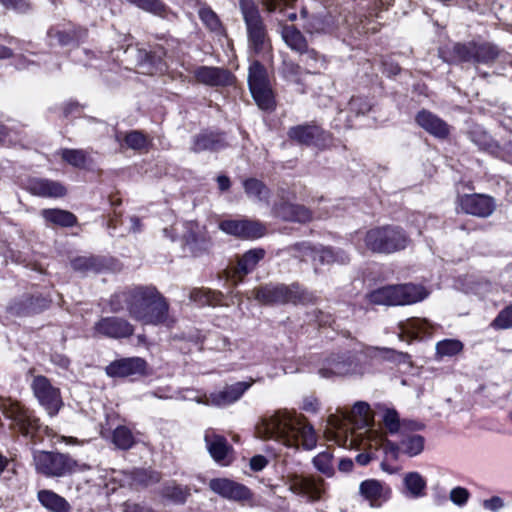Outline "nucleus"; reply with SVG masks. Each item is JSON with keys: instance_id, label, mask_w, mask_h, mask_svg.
Masks as SVG:
<instances>
[{"instance_id": "6e6d98bb", "label": "nucleus", "mask_w": 512, "mask_h": 512, "mask_svg": "<svg viewBox=\"0 0 512 512\" xmlns=\"http://www.w3.org/2000/svg\"><path fill=\"white\" fill-rule=\"evenodd\" d=\"M220 293L210 290L194 289L191 292L190 298L201 305H215L219 301Z\"/></svg>"}, {"instance_id": "49530a36", "label": "nucleus", "mask_w": 512, "mask_h": 512, "mask_svg": "<svg viewBox=\"0 0 512 512\" xmlns=\"http://www.w3.org/2000/svg\"><path fill=\"white\" fill-rule=\"evenodd\" d=\"M198 16L207 29L216 34L224 32L222 23L217 14L208 6H202L198 10Z\"/></svg>"}, {"instance_id": "39448f33", "label": "nucleus", "mask_w": 512, "mask_h": 512, "mask_svg": "<svg viewBox=\"0 0 512 512\" xmlns=\"http://www.w3.org/2000/svg\"><path fill=\"white\" fill-rule=\"evenodd\" d=\"M428 295L423 286L409 283L378 288L368 293L366 298L371 304L398 306L417 303Z\"/></svg>"}, {"instance_id": "2eb2a0df", "label": "nucleus", "mask_w": 512, "mask_h": 512, "mask_svg": "<svg viewBox=\"0 0 512 512\" xmlns=\"http://www.w3.org/2000/svg\"><path fill=\"white\" fill-rule=\"evenodd\" d=\"M209 488L221 497L236 502L250 501L253 496L247 486L227 478L210 480Z\"/></svg>"}, {"instance_id": "473e14b6", "label": "nucleus", "mask_w": 512, "mask_h": 512, "mask_svg": "<svg viewBox=\"0 0 512 512\" xmlns=\"http://www.w3.org/2000/svg\"><path fill=\"white\" fill-rule=\"evenodd\" d=\"M384 426L390 434L404 433L406 430L417 431L422 425L416 421H400L399 415L394 409H386L382 417Z\"/></svg>"}, {"instance_id": "79ce46f5", "label": "nucleus", "mask_w": 512, "mask_h": 512, "mask_svg": "<svg viewBox=\"0 0 512 512\" xmlns=\"http://www.w3.org/2000/svg\"><path fill=\"white\" fill-rule=\"evenodd\" d=\"M282 38L292 50L298 53H303L308 45L302 33L292 25L283 27Z\"/></svg>"}, {"instance_id": "0eeeda50", "label": "nucleus", "mask_w": 512, "mask_h": 512, "mask_svg": "<svg viewBox=\"0 0 512 512\" xmlns=\"http://www.w3.org/2000/svg\"><path fill=\"white\" fill-rule=\"evenodd\" d=\"M364 242L366 247L381 254H391L407 247L409 237L405 231L398 226H382L368 230Z\"/></svg>"}, {"instance_id": "1a4fd4ad", "label": "nucleus", "mask_w": 512, "mask_h": 512, "mask_svg": "<svg viewBox=\"0 0 512 512\" xmlns=\"http://www.w3.org/2000/svg\"><path fill=\"white\" fill-rule=\"evenodd\" d=\"M240 10L246 25L249 48L259 54L266 48V28L258 6L253 0H240Z\"/></svg>"}, {"instance_id": "338daca9", "label": "nucleus", "mask_w": 512, "mask_h": 512, "mask_svg": "<svg viewBox=\"0 0 512 512\" xmlns=\"http://www.w3.org/2000/svg\"><path fill=\"white\" fill-rule=\"evenodd\" d=\"M296 0H263L267 10L272 12L279 9L281 12L283 8H291Z\"/></svg>"}, {"instance_id": "20e7f679", "label": "nucleus", "mask_w": 512, "mask_h": 512, "mask_svg": "<svg viewBox=\"0 0 512 512\" xmlns=\"http://www.w3.org/2000/svg\"><path fill=\"white\" fill-rule=\"evenodd\" d=\"M0 409L4 417L10 421V429L34 443L41 442L45 435L49 436L51 433V429L42 425L33 411L17 401L4 399L0 403Z\"/></svg>"}, {"instance_id": "bb28decb", "label": "nucleus", "mask_w": 512, "mask_h": 512, "mask_svg": "<svg viewBox=\"0 0 512 512\" xmlns=\"http://www.w3.org/2000/svg\"><path fill=\"white\" fill-rule=\"evenodd\" d=\"M288 137L298 144L311 146L323 140L324 131L315 124H301L289 128Z\"/></svg>"}, {"instance_id": "e433bc0d", "label": "nucleus", "mask_w": 512, "mask_h": 512, "mask_svg": "<svg viewBox=\"0 0 512 512\" xmlns=\"http://www.w3.org/2000/svg\"><path fill=\"white\" fill-rule=\"evenodd\" d=\"M349 261L350 257L343 249L324 247L322 245L318 246L316 262L321 265H330L334 263L344 265Z\"/></svg>"}, {"instance_id": "f03ea898", "label": "nucleus", "mask_w": 512, "mask_h": 512, "mask_svg": "<svg viewBox=\"0 0 512 512\" xmlns=\"http://www.w3.org/2000/svg\"><path fill=\"white\" fill-rule=\"evenodd\" d=\"M257 433L262 438L275 439L292 448L302 446L306 450H311L317 444L314 428L306 418L286 410L264 417L257 425Z\"/></svg>"}, {"instance_id": "c03bdc74", "label": "nucleus", "mask_w": 512, "mask_h": 512, "mask_svg": "<svg viewBox=\"0 0 512 512\" xmlns=\"http://www.w3.org/2000/svg\"><path fill=\"white\" fill-rule=\"evenodd\" d=\"M250 92L262 110H272L275 106L274 96L270 85L251 88Z\"/></svg>"}, {"instance_id": "5701e85b", "label": "nucleus", "mask_w": 512, "mask_h": 512, "mask_svg": "<svg viewBox=\"0 0 512 512\" xmlns=\"http://www.w3.org/2000/svg\"><path fill=\"white\" fill-rule=\"evenodd\" d=\"M49 301L41 296H24L12 302L8 311L11 315L25 317L38 314L48 308Z\"/></svg>"}, {"instance_id": "f704fd0d", "label": "nucleus", "mask_w": 512, "mask_h": 512, "mask_svg": "<svg viewBox=\"0 0 512 512\" xmlns=\"http://www.w3.org/2000/svg\"><path fill=\"white\" fill-rule=\"evenodd\" d=\"M87 35V31L82 28H71L68 30H60L58 28H50L47 32L48 38L53 41L56 40L61 46H68L77 44L83 40Z\"/></svg>"}, {"instance_id": "393cba45", "label": "nucleus", "mask_w": 512, "mask_h": 512, "mask_svg": "<svg viewBox=\"0 0 512 512\" xmlns=\"http://www.w3.org/2000/svg\"><path fill=\"white\" fill-rule=\"evenodd\" d=\"M398 327L401 340L429 337L433 330V325L427 319L417 317L401 321Z\"/></svg>"}, {"instance_id": "c756f323", "label": "nucleus", "mask_w": 512, "mask_h": 512, "mask_svg": "<svg viewBox=\"0 0 512 512\" xmlns=\"http://www.w3.org/2000/svg\"><path fill=\"white\" fill-rule=\"evenodd\" d=\"M71 267L74 271L81 274L101 273L109 268L105 257L97 255H83L71 260Z\"/></svg>"}, {"instance_id": "37998d69", "label": "nucleus", "mask_w": 512, "mask_h": 512, "mask_svg": "<svg viewBox=\"0 0 512 512\" xmlns=\"http://www.w3.org/2000/svg\"><path fill=\"white\" fill-rule=\"evenodd\" d=\"M249 89L270 85L267 70L258 60L253 61L248 71Z\"/></svg>"}, {"instance_id": "69168bd1", "label": "nucleus", "mask_w": 512, "mask_h": 512, "mask_svg": "<svg viewBox=\"0 0 512 512\" xmlns=\"http://www.w3.org/2000/svg\"><path fill=\"white\" fill-rule=\"evenodd\" d=\"M164 55L165 51L163 50L160 52L153 51L146 54V60L155 67L156 71L163 72L166 69V65L163 62Z\"/></svg>"}, {"instance_id": "052dcab7", "label": "nucleus", "mask_w": 512, "mask_h": 512, "mask_svg": "<svg viewBox=\"0 0 512 512\" xmlns=\"http://www.w3.org/2000/svg\"><path fill=\"white\" fill-rule=\"evenodd\" d=\"M372 108V104L367 98L357 96L349 101V110L355 115H365Z\"/></svg>"}, {"instance_id": "412c9836", "label": "nucleus", "mask_w": 512, "mask_h": 512, "mask_svg": "<svg viewBox=\"0 0 512 512\" xmlns=\"http://www.w3.org/2000/svg\"><path fill=\"white\" fill-rule=\"evenodd\" d=\"M220 229L227 234L243 238L261 237L265 230L259 222L250 220H225L220 223Z\"/></svg>"}, {"instance_id": "7ed1b4c3", "label": "nucleus", "mask_w": 512, "mask_h": 512, "mask_svg": "<svg viewBox=\"0 0 512 512\" xmlns=\"http://www.w3.org/2000/svg\"><path fill=\"white\" fill-rule=\"evenodd\" d=\"M378 348H369L366 351H346L331 354L319 369L322 378L343 376H363L370 371V358L373 353L379 352ZM386 353L395 354L400 361L405 362L410 356L407 353L397 352L393 349H381Z\"/></svg>"}, {"instance_id": "dca6fc26", "label": "nucleus", "mask_w": 512, "mask_h": 512, "mask_svg": "<svg viewBox=\"0 0 512 512\" xmlns=\"http://www.w3.org/2000/svg\"><path fill=\"white\" fill-rule=\"evenodd\" d=\"M264 256L265 250L262 248L248 250L238 259L236 266L226 271L227 279L236 286L247 274L251 273L256 268L257 264Z\"/></svg>"}, {"instance_id": "a18cd8bd", "label": "nucleus", "mask_w": 512, "mask_h": 512, "mask_svg": "<svg viewBox=\"0 0 512 512\" xmlns=\"http://www.w3.org/2000/svg\"><path fill=\"white\" fill-rule=\"evenodd\" d=\"M289 251L300 261L307 262L311 260L312 262H316L318 246H314L310 242L303 241L291 245L289 247Z\"/></svg>"}, {"instance_id": "4d7b16f0", "label": "nucleus", "mask_w": 512, "mask_h": 512, "mask_svg": "<svg viewBox=\"0 0 512 512\" xmlns=\"http://www.w3.org/2000/svg\"><path fill=\"white\" fill-rule=\"evenodd\" d=\"M124 141L126 145L133 150H143L149 146L147 137L138 130L127 133Z\"/></svg>"}, {"instance_id": "3c124183", "label": "nucleus", "mask_w": 512, "mask_h": 512, "mask_svg": "<svg viewBox=\"0 0 512 512\" xmlns=\"http://www.w3.org/2000/svg\"><path fill=\"white\" fill-rule=\"evenodd\" d=\"M113 443L122 450H128L135 444V438L132 431L126 426H118L112 437Z\"/></svg>"}, {"instance_id": "58836bf2", "label": "nucleus", "mask_w": 512, "mask_h": 512, "mask_svg": "<svg viewBox=\"0 0 512 512\" xmlns=\"http://www.w3.org/2000/svg\"><path fill=\"white\" fill-rule=\"evenodd\" d=\"M470 139L481 150L487 151L497 157H504V153H507V151L505 150V146L501 148L498 144H496L493 141L492 137L484 131H471Z\"/></svg>"}, {"instance_id": "ea45409f", "label": "nucleus", "mask_w": 512, "mask_h": 512, "mask_svg": "<svg viewBox=\"0 0 512 512\" xmlns=\"http://www.w3.org/2000/svg\"><path fill=\"white\" fill-rule=\"evenodd\" d=\"M500 55L498 47L489 42H476L473 64L489 65L493 63Z\"/></svg>"}, {"instance_id": "a211bd4d", "label": "nucleus", "mask_w": 512, "mask_h": 512, "mask_svg": "<svg viewBox=\"0 0 512 512\" xmlns=\"http://www.w3.org/2000/svg\"><path fill=\"white\" fill-rule=\"evenodd\" d=\"M228 146L225 133L217 130H202L192 138L190 150L194 153L204 151L218 152Z\"/></svg>"}, {"instance_id": "2f4dec72", "label": "nucleus", "mask_w": 512, "mask_h": 512, "mask_svg": "<svg viewBox=\"0 0 512 512\" xmlns=\"http://www.w3.org/2000/svg\"><path fill=\"white\" fill-rule=\"evenodd\" d=\"M359 493L370 502L372 507H379L388 498L389 489L380 481L368 479L359 486Z\"/></svg>"}, {"instance_id": "4468645a", "label": "nucleus", "mask_w": 512, "mask_h": 512, "mask_svg": "<svg viewBox=\"0 0 512 512\" xmlns=\"http://www.w3.org/2000/svg\"><path fill=\"white\" fill-rule=\"evenodd\" d=\"M94 332L96 335L111 339H124L134 334V326L122 317L109 316L94 324Z\"/></svg>"}, {"instance_id": "cd10ccee", "label": "nucleus", "mask_w": 512, "mask_h": 512, "mask_svg": "<svg viewBox=\"0 0 512 512\" xmlns=\"http://www.w3.org/2000/svg\"><path fill=\"white\" fill-rule=\"evenodd\" d=\"M275 214L285 221L305 223L311 220L312 215L309 209L302 205L293 204L281 196L279 203L274 206Z\"/></svg>"}, {"instance_id": "e2e57ef3", "label": "nucleus", "mask_w": 512, "mask_h": 512, "mask_svg": "<svg viewBox=\"0 0 512 512\" xmlns=\"http://www.w3.org/2000/svg\"><path fill=\"white\" fill-rule=\"evenodd\" d=\"M469 496V491L466 488L460 486L455 487L450 491V500L458 506L465 505L469 499Z\"/></svg>"}, {"instance_id": "9d476101", "label": "nucleus", "mask_w": 512, "mask_h": 512, "mask_svg": "<svg viewBox=\"0 0 512 512\" xmlns=\"http://www.w3.org/2000/svg\"><path fill=\"white\" fill-rule=\"evenodd\" d=\"M373 416L368 403L359 401L356 402L351 411H341L340 416L330 415L328 423L334 429L346 431L348 425L353 424L359 428L369 427L372 425Z\"/></svg>"}, {"instance_id": "09e8293b", "label": "nucleus", "mask_w": 512, "mask_h": 512, "mask_svg": "<svg viewBox=\"0 0 512 512\" xmlns=\"http://www.w3.org/2000/svg\"><path fill=\"white\" fill-rule=\"evenodd\" d=\"M162 495L177 504H183L190 496V489L177 485L176 483H170L163 487Z\"/></svg>"}, {"instance_id": "680f3d73", "label": "nucleus", "mask_w": 512, "mask_h": 512, "mask_svg": "<svg viewBox=\"0 0 512 512\" xmlns=\"http://www.w3.org/2000/svg\"><path fill=\"white\" fill-rule=\"evenodd\" d=\"M300 54L303 57V61L310 69L316 70L321 66L322 61L320 55L314 49H309L308 45L306 46V50Z\"/></svg>"}, {"instance_id": "72a5a7b5", "label": "nucleus", "mask_w": 512, "mask_h": 512, "mask_svg": "<svg viewBox=\"0 0 512 512\" xmlns=\"http://www.w3.org/2000/svg\"><path fill=\"white\" fill-rule=\"evenodd\" d=\"M41 505L49 512H70V503L52 490L43 489L37 493Z\"/></svg>"}, {"instance_id": "8fccbe9b", "label": "nucleus", "mask_w": 512, "mask_h": 512, "mask_svg": "<svg viewBox=\"0 0 512 512\" xmlns=\"http://www.w3.org/2000/svg\"><path fill=\"white\" fill-rule=\"evenodd\" d=\"M463 343L457 339H444L436 344V355L440 358L458 355L463 350Z\"/></svg>"}, {"instance_id": "423d86ee", "label": "nucleus", "mask_w": 512, "mask_h": 512, "mask_svg": "<svg viewBox=\"0 0 512 512\" xmlns=\"http://www.w3.org/2000/svg\"><path fill=\"white\" fill-rule=\"evenodd\" d=\"M255 298L264 304H287L306 305L315 300L312 292L300 286L298 283L266 284L254 290Z\"/></svg>"}, {"instance_id": "de8ad7c7", "label": "nucleus", "mask_w": 512, "mask_h": 512, "mask_svg": "<svg viewBox=\"0 0 512 512\" xmlns=\"http://www.w3.org/2000/svg\"><path fill=\"white\" fill-rule=\"evenodd\" d=\"M404 484L412 497L418 498L424 495L426 481L418 472L408 473L404 478Z\"/></svg>"}, {"instance_id": "b1692460", "label": "nucleus", "mask_w": 512, "mask_h": 512, "mask_svg": "<svg viewBox=\"0 0 512 512\" xmlns=\"http://www.w3.org/2000/svg\"><path fill=\"white\" fill-rule=\"evenodd\" d=\"M416 123L432 136L445 139L450 134L449 125L440 117L428 110H421L415 117Z\"/></svg>"}, {"instance_id": "f8f14e48", "label": "nucleus", "mask_w": 512, "mask_h": 512, "mask_svg": "<svg viewBox=\"0 0 512 512\" xmlns=\"http://www.w3.org/2000/svg\"><path fill=\"white\" fill-rule=\"evenodd\" d=\"M286 484L291 492L306 497L310 502L320 500L325 493L324 480L314 476L289 474Z\"/></svg>"}, {"instance_id": "6e6552de", "label": "nucleus", "mask_w": 512, "mask_h": 512, "mask_svg": "<svg viewBox=\"0 0 512 512\" xmlns=\"http://www.w3.org/2000/svg\"><path fill=\"white\" fill-rule=\"evenodd\" d=\"M33 459L36 470L47 477H64L90 468L69 455L58 452L35 451Z\"/></svg>"}, {"instance_id": "13d9d810", "label": "nucleus", "mask_w": 512, "mask_h": 512, "mask_svg": "<svg viewBox=\"0 0 512 512\" xmlns=\"http://www.w3.org/2000/svg\"><path fill=\"white\" fill-rule=\"evenodd\" d=\"M491 327L496 330L512 328V304L502 309L491 322Z\"/></svg>"}, {"instance_id": "864d4df0", "label": "nucleus", "mask_w": 512, "mask_h": 512, "mask_svg": "<svg viewBox=\"0 0 512 512\" xmlns=\"http://www.w3.org/2000/svg\"><path fill=\"white\" fill-rule=\"evenodd\" d=\"M61 157L64 161L77 168H83L86 164V153L81 149H62Z\"/></svg>"}, {"instance_id": "aec40b11", "label": "nucleus", "mask_w": 512, "mask_h": 512, "mask_svg": "<svg viewBox=\"0 0 512 512\" xmlns=\"http://www.w3.org/2000/svg\"><path fill=\"white\" fill-rule=\"evenodd\" d=\"M254 380L236 382L226 385L222 390L210 394L209 402L218 407H225L238 401L253 385Z\"/></svg>"}, {"instance_id": "a878e982", "label": "nucleus", "mask_w": 512, "mask_h": 512, "mask_svg": "<svg viewBox=\"0 0 512 512\" xmlns=\"http://www.w3.org/2000/svg\"><path fill=\"white\" fill-rule=\"evenodd\" d=\"M475 41L456 42L441 50L443 59L451 64L474 62Z\"/></svg>"}, {"instance_id": "f257e3e1", "label": "nucleus", "mask_w": 512, "mask_h": 512, "mask_svg": "<svg viewBox=\"0 0 512 512\" xmlns=\"http://www.w3.org/2000/svg\"><path fill=\"white\" fill-rule=\"evenodd\" d=\"M111 310H126L129 316L143 325L172 327L176 319L170 315L167 299L152 285L126 288L112 295Z\"/></svg>"}, {"instance_id": "ddd939ff", "label": "nucleus", "mask_w": 512, "mask_h": 512, "mask_svg": "<svg viewBox=\"0 0 512 512\" xmlns=\"http://www.w3.org/2000/svg\"><path fill=\"white\" fill-rule=\"evenodd\" d=\"M412 430H406L400 433V441L393 442L386 440L383 444L384 451L393 459H398L400 454H405L409 457L419 455L424 449L425 439L423 436L413 433Z\"/></svg>"}, {"instance_id": "774afa93", "label": "nucleus", "mask_w": 512, "mask_h": 512, "mask_svg": "<svg viewBox=\"0 0 512 512\" xmlns=\"http://www.w3.org/2000/svg\"><path fill=\"white\" fill-rule=\"evenodd\" d=\"M483 507L487 510L498 512L504 507V501L499 496H493L483 501Z\"/></svg>"}, {"instance_id": "6ab92c4d", "label": "nucleus", "mask_w": 512, "mask_h": 512, "mask_svg": "<svg viewBox=\"0 0 512 512\" xmlns=\"http://www.w3.org/2000/svg\"><path fill=\"white\" fill-rule=\"evenodd\" d=\"M459 204L465 213L483 218L490 216L495 209L493 198L483 194H465L460 197Z\"/></svg>"}, {"instance_id": "7c9ffc66", "label": "nucleus", "mask_w": 512, "mask_h": 512, "mask_svg": "<svg viewBox=\"0 0 512 512\" xmlns=\"http://www.w3.org/2000/svg\"><path fill=\"white\" fill-rule=\"evenodd\" d=\"M28 190L33 195L40 197L57 198L66 194L65 187L53 180L35 178L29 181Z\"/></svg>"}, {"instance_id": "bf43d9fd", "label": "nucleus", "mask_w": 512, "mask_h": 512, "mask_svg": "<svg viewBox=\"0 0 512 512\" xmlns=\"http://www.w3.org/2000/svg\"><path fill=\"white\" fill-rule=\"evenodd\" d=\"M185 244L194 254H197L202 250H207L208 248V242L205 240V238L193 231H190L185 235Z\"/></svg>"}, {"instance_id": "f3484780", "label": "nucleus", "mask_w": 512, "mask_h": 512, "mask_svg": "<svg viewBox=\"0 0 512 512\" xmlns=\"http://www.w3.org/2000/svg\"><path fill=\"white\" fill-rule=\"evenodd\" d=\"M147 362L140 357H127L112 361L105 372L111 378H125L146 374Z\"/></svg>"}, {"instance_id": "603ef678", "label": "nucleus", "mask_w": 512, "mask_h": 512, "mask_svg": "<svg viewBox=\"0 0 512 512\" xmlns=\"http://www.w3.org/2000/svg\"><path fill=\"white\" fill-rule=\"evenodd\" d=\"M137 7L160 17H165L167 7L159 0H127Z\"/></svg>"}, {"instance_id": "c9c22d12", "label": "nucleus", "mask_w": 512, "mask_h": 512, "mask_svg": "<svg viewBox=\"0 0 512 512\" xmlns=\"http://www.w3.org/2000/svg\"><path fill=\"white\" fill-rule=\"evenodd\" d=\"M130 485L134 487H148L161 480V474L152 469L134 468L127 472Z\"/></svg>"}, {"instance_id": "4c0bfd02", "label": "nucleus", "mask_w": 512, "mask_h": 512, "mask_svg": "<svg viewBox=\"0 0 512 512\" xmlns=\"http://www.w3.org/2000/svg\"><path fill=\"white\" fill-rule=\"evenodd\" d=\"M41 216L46 222L61 227H72L77 223V217L67 210L62 209H43Z\"/></svg>"}, {"instance_id": "c85d7f7f", "label": "nucleus", "mask_w": 512, "mask_h": 512, "mask_svg": "<svg viewBox=\"0 0 512 512\" xmlns=\"http://www.w3.org/2000/svg\"><path fill=\"white\" fill-rule=\"evenodd\" d=\"M204 441L213 460L217 463L225 464L224 460L232 450L227 439L224 436L217 434L214 430L208 429L205 432Z\"/></svg>"}, {"instance_id": "4be33fe9", "label": "nucleus", "mask_w": 512, "mask_h": 512, "mask_svg": "<svg viewBox=\"0 0 512 512\" xmlns=\"http://www.w3.org/2000/svg\"><path fill=\"white\" fill-rule=\"evenodd\" d=\"M195 79L208 86H226L232 83V74L224 68L199 66L193 71Z\"/></svg>"}, {"instance_id": "a19ab883", "label": "nucleus", "mask_w": 512, "mask_h": 512, "mask_svg": "<svg viewBox=\"0 0 512 512\" xmlns=\"http://www.w3.org/2000/svg\"><path fill=\"white\" fill-rule=\"evenodd\" d=\"M243 188L249 198L268 204L270 190L262 181L256 178H248L244 180Z\"/></svg>"}, {"instance_id": "5fc2aeb1", "label": "nucleus", "mask_w": 512, "mask_h": 512, "mask_svg": "<svg viewBox=\"0 0 512 512\" xmlns=\"http://www.w3.org/2000/svg\"><path fill=\"white\" fill-rule=\"evenodd\" d=\"M313 464L318 471L325 474L326 476L331 477L334 475L332 455L329 452L325 451L319 453L314 457Z\"/></svg>"}, {"instance_id": "9b49d317", "label": "nucleus", "mask_w": 512, "mask_h": 512, "mask_svg": "<svg viewBox=\"0 0 512 512\" xmlns=\"http://www.w3.org/2000/svg\"><path fill=\"white\" fill-rule=\"evenodd\" d=\"M31 388L34 396L37 398L39 404L46 410L50 417L58 414L63 402L60 395V390L54 387L50 380L45 376H35L31 383Z\"/></svg>"}, {"instance_id": "0e129e2a", "label": "nucleus", "mask_w": 512, "mask_h": 512, "mask_svg": "<svg viewBox=\"0 0 512 512\" xmlns=\"http://www.w3.org/2000/svg\"><path fill=\"white\" fill-rule=\"evenodd\" d=\"M0 3L6 8L17 13H26L30 10V4L27 0H0Z\"/></svg>"}]
</instances>
